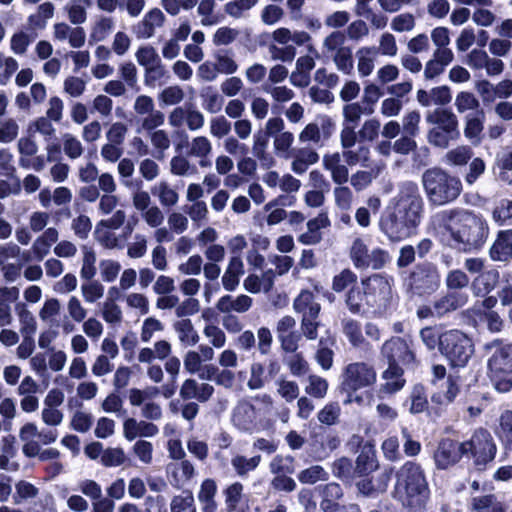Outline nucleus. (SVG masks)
<instances>
[{"label":"nucleus","instance_id":"nucleus-1","mask_svg":"<svg viewBox=\"0 0 512 512\" xmlns=\"http://www.w3.org/2000/svg\"><path fill=\"white\" fill-rule=\"evenodd\" d=\"M424 202L418 185L405 181L380 219V230L391 241H401L415 233L423 217Z\"/></svg>","mask_w":512,"mask_h":512},{"label":"nucleus","instance_id":"nucleus-2","mask_svg":"<svg viewBox=\"0 0 512 512\" xmlns=\"http://www.w3.org/2000/svg\"><path fill=\"white\" fill-rule=\"evenodd\" d=\"M433 222L450 236L454 248L464 252L481 249L489 235L486 219L464 208L443 210L434 215Z\"/></svg>","mask_w":512,"mask_h":512},{"label":"nucleus","instance_id":"nucleus-3","mask_svg":"<svg viewBox=\"0 0 512 512\" xmlns=\"http://www.w3.org/2000/svg\"><path fill=\"white\" fill-rule=\"evenodd\" d=\"M392 496L403 507L417 512L425 508L430 498V489L420 464L407 461L395 473Z\"/></svg>","mask_w":512,"mask_h":512},{"label":"nucleus","instance_id":"nucleus-4","mask_svg":"<svg viewBox=\"0 0 512 512\" xmlns=\"http://www.w3.org/2000/svg\"><path fill=\"white\" fill-rule=\"evenodd\" d=\"M489 355L487 375L495 389L505 393L512 389V343L494 339L484 344Z\"/></svg>","mask_w":512,"mask_h":512},{"label":"nucleus","instance_id":"nucleus-5","mask_svg":"<svg viewBox=\"0 0 512 512\" xmlns=\"http://www.w3.org/2000/svg\"><path fill=\"white\" fill-rule=\"evenodd\" d=\"M422 183L428 201L443 206L455 201L462 192L461 180L441 168H431L422 175Z\"/></svg>","mask_w":512,"mask_h":512},{"label":"nucleus","instance_id":"nucleus-6","mask_svg":"<svg viewBox=\"0 0 512 512\" xmlns=\"http://www.w3.org/2000/svg\"><path fill=\"white\" fill-rule=\"evenodd\" d=\"M440 353L452 367L463 368L474 354V344L463 331L459 329L446 330Z\"/></svg>","mask_w":512,"mask_h":512},{"label":"nucleus","instance_id":"nucleus-7","mask_svg":"<svg viewBox=\"0 0 512 512\" xmlns=\"http://www.w3.org/2000/svg\"><path fill=\"white\" fill-rule=\"evenodd\" d=\"M350 258L357 269H382L389 261L390 255L387 250L376 247L370 250L365 240L357 237L350 247Z\"/></svg>","mask_w":512,"mask_h":512},{"label":"nucleus","instance_id":"nucleus-8","mask_svg":"<svg viewBox=\"0 0 512 512\" xmlns=\"http://www.w3.org/2000/svg\"><path fill=\"white\" fill-rule=\"evenodd\" d=\"M462 453L471 454L476 466L483 467L494 460L497 447L489 431L478 429L470 440L461 443Z\"/></svg>","mask_w":512,"mask_h":512},{"label":"nucleus","instance_id":"nucleus-9","mask_svg":"<svg viewBox=\"0 0 512 512\" xmlns=\"http://www.w3.org/2000/svg\"><path fill=\"white\" fill-rule=\"evenodd\" d=\"M406 285L414 295L423 296L434 293L440 286L437 267L429 262L416 265L407 278Z\"/></svg>","mask_w":512,"mask_h":512},{"label":"nucleus","instance_id":"nucleus-10","mask_svg":"<svg viewBox=\"0 0 512 512\" xmlns=\"http://www.w3.org/2000/svg\"><path fill=\"white\" fill-rule=\"evenodd\" d=\"M376 381V372L373 366L365 362L348 364L342 374V388L345 391L355 392L369 387Z\"/></svg>","mask_w":512,"mask_h":512},{"label":"nucleus","instance_id":"nucleus-11","mask_svg":"<svg viewBox=\"0 0 512 512\" xmlns=\"http://www.w3.org/2000/svg\"><path fill=\"white\" fill-rule=\"evenodd\" d=\"M366 293V306L369 308L381 307L386 304L391 295V279L374 274L362 281Z\"/></svg>","mask_w":512,"mask_h":512},{"label":"nucleus","instance_id":"nucleus-12","mask_svg":"<svg viewBox=\"0 0 512 512\" xmlns=\"http://www.w3.org/2000/svg\"><path fill=\"white\" fill-rule=\"evenodd\" d=\"M381 353L387 359L388 364L391 365H409L414 363L415 360V355L407 341L400 337H392L387 340L382 345Z\"/></svg>","mask_w":512,"mask_h":512},{"label":"nucleus","instance_id":"nucleus-13","mask_svg":"<svg viewBox=\"0 0 512 512\" xmlns=\"http://www.w3.org/2000/svg\"><path fill=\"white\" fill-rule=\"evenodd\" d=\"M295 326V319L289 315L279 319L276 324V336L285 352H295L302 339V334L295 329Z\"/></svg>","mask_w":512,"mask_h":512},{"label":"nucleus","instance_id":"nucleus-14","mask_svg":"<svg viewBox=\"0 0 512 512\" xmlns=\"http://www.w3.org/2000/svg\"><path fill=\"white\" fill-rule=\"evenodd\" d=\"M334 123L327 116L317 117L313 122L308 123L299 134V141L302 143L312 142L319 144L332 135Z\"/></svg>","mask_w":512,"mask_h":512},{"label":"nucleus","instance_id":"nucleus-15","mask_svg":"<svg viewBox=\"0 0 512 512\" xmlns=\"http://www.w3.org/2000/svg\"><path fill=\"white\" fill-rule=\"evenodd\" d=\"M233 425L242 432H253L258 427V411L247 400H241L233 408L232 417Z\"/></svg>","mask_w":512,"mask_h":512},{"label":"nucleus","instance_id":"nucleus-16","mask_svg":"<svg viewBox=\"0 0 512 512\" xmlns=\"http://www.w3.org/2000/svg\"><path fill=\"white\" fill-rule=\"evenodd\" d=\"M167 475L170 484L174 488L182 489L193 483L197 475V471L194 464L190 460L184 459L170 463L167 466Z\"/></svg>","mask_w":512,"mask_h":512},{"label":"nucleus","instance_id":"nucleus-17","mask_svg":"<svg viewBox=\"0 0 512 512\" xmlns=\"http://www.w3.org/2000/svg\"><path fill=\"white\" fill-rule=\"evenodd\" d=\"M462 455L461 444L451 439H443L434 453V461L437 468L446 469L457 463Z\"/></svg>","mask_w":512,"mask_h":512},{"label":"nucleus","instance_id":"nucleus-18","mask_svg":"<svg viewBox=\"0 0 512 512\" xmlns=\"http://www.w3.org/2000/svg\"><path fill=\"white\" fill-rule=\"evenodd\" d=\"M165 16L158 8L148 11L143 19L133 26V32L138 39L151 38L155 30L164 23Z\"/></svg>","mask_w":512,"mask_h":512},{"label":"nucleus","instance_id":"nucleus-19","mask_svg":"<svg viewBox=\"0 0 512 512\" xmlns=\"http://www.w3.org/2000/svg\"><path fill=\"white\" fill-rule=\"evenodd\" d=\"M322 166L330 173L334 184H345L349 180L348 166L343 163L342 156L339 152L325 154L322 159Z\"/></svg>","mask_w":512,"mask_h":512},{"label":"nucleus","instance_id":"nucleus-20","mask_svg":"<svg viewBox=\"0 0 512 512\" xmlns=\"http://www.w3.org/2000/svg\"><path fill=\"white\" fill-rule=\"evenodd\" d=\"M159 433V428L152 422L127 418L123 423V435L128 441L137 437H154Z\"/></svg>","mask_w":512,"mask_h":512},{"label":"nucleus","instance_id":"nucleus-21","mask_svg":"<svg viewBox=\"0 0 512 512\" xmlns=\"http://www.w3.org/2000/svg\"><path fill=\"white\" fill-rule=\"evenodd\" d=\"M214 393V387L208 383H198L195 379H186L179 391L184 400L196 399L199 402H206Z\"/></svg>","mask_w":512,"mask_h":512},{"label":"nucleus","instance_id":"nucleus-22","mask_svg":"<svg viewBox=\"0 0 512 512\" xmlns=\"http://www.w3.org/2000/svg\"><path fill=\"white\" fill-rule=\"evenodd\" d=\"M485 113L478 110L465 117L464 136L473 146H478L482 142V132L484 129Z\"/></svg>","mask_w":512,"mask_h":512},{"label":"nucleus","instance_id":"nucleus-23","mask_svg":"<svg viewBox=\"0 0 512 512\" xmlns=\"http://www.w3.org/2000/svg\"><path fill=\"white\" fill-rule=\"evenodd\" d=\"M489 254L493 261L507 262L512 259V230L498 233Z\"/></svg>","mask_w":512,"mask_h":512},{"label":"nucleus","instance_id":"nucleus-24","mask_svg":"<svg viewBox=\"0 0 512 512\" xmlns=\"http://www.w3.org/2000/svg\"><path fill=\"white\" fill-rule=\"evenodd\" d=\"M468 301V295L461 291H450L434 302L436 317L455 311L464 306Z\"/></svg>","mask_w":512,"mask_h":512},{"label":"nucleus","instance_id":"nucleus-25","mask_svg":"<svg viewBox=\"0 0 512 512\" xmlns=\"http://www.w3.org/2000/svg\"><path fill=\"white\" fill-rule=\"evenodd\" d=\"M274 278L275 273L272 269L264 271L261 276L249 274L243 281V287L252 294L268 293L274 286Z\"/></svg>","mask_w":512,"mask_h":512},{"label":"nucleus","instance_id":"nucleus-26","mask_svg":"<svg viewBox=\"0 0 512 512\" xmlns=\"http://www.w3.org/2000/svg\"><path fill=\"white\" fill-rule=\"evenodd\" d=\"M252 303V298L245 294L236 297L224 295L218 300L216 308L219 312L226 314H231V312L245 313L252 307Z\"/></svg>","mask_w":512,"mask_h":512},{"label":"nucleus","instance_id":"nucleus-27","mask_svg":"<svg viewBox=\"0 0 512 512\" xmlns=\"http://www.w3.org/2000/svg\"><path fill=\"white\" fill-rule=\"evenodd\" d=\"M425 120L431 126L459 131L458 118L448 108H436L429 111L426 114Z\"/></svg>","mask_w":512,"mask_h":512},{"label":"nucleus","instance_id":"nucleus-28","mask_svg":"<svg viewBox=\"0 0 512 512\" xmlns=\"http://www.w3.org/2000/svg\"><path fill=\"white\" fill-rule=\"evenodd\" d=\"M357 71L361 78L368 77L375 69L378 56L376 46H362L356 51Z\"/></svg>","mask_w":512,"mask_h":512},{"label":"nucleus","instance_id":"nucleus-29","mask_svg":"<svg viewBox=\"0 0 512 512\" xmlns=\"http://www.w3.org/2000/svg\"><path fill=\"white\" fill-rule=\"evenodd\" d=\"M218 486L214 479H204L199 487L197 499L201 505L202 512H216L217 503L215 500Z\"/></svg>","mask_w":512,"mask_h":512},{"label":"nucleus","instance_id":"nucleus-30","mask_svg":"<svg viewBox=\"0 0 512 512\" xmlns=\"http://www.w3.org/2000/svg\"><path fill=\"white\" fill-rule=\"evenodd\" d=\"M468 512H505L504 505L495 494L472 496L468 504Z\"/></svg>","mask_w":512,"mask_h":512},{"label":"nucleus","instance_id":"nucleus-31","mask_svg":"<svg viewBox=\"0 0 512 512\" xmlns=\"http://www.w3.org/2000/svg\"><path fill=\"white\" fill-rule=\"evenodd\" d=\"M244 274V263L239 255L232 256L222 276V285L226 291H235L240 277Z\"/></svg>","mask_w":512,"mask_h":512},{"label":"nucleus","instance_id":"nucleus-32","mask_svg":"<svg viewBox=\"0 0 512 512\" xmlns=\"http://www.w3.org/2000/svg\"><path fill=\"white\" fill-rule=\"evenodd\" d=\"M115 28V21L112 17L101 15L96 18L90 27L89 44L94 45L105 41Z\"/></svg>","mask_w":512,"mask_h":512},{"label":"nucleus","instance_id":"nucleus-33","mask_svg":"<svg viewBox=\"0 0 512 512\" xmlns=\"http://www.w3.org/2000/svg\"><path fill=\"white\" fill-rule=\"evenodd\" d=\"M293 308L302 317H318L321 310V306L316 302L313 292L309 290L301 291L294 300Z\"/></svg>","mask_w":512,"mask_h":512},{"label":"nucleus","instance_id":"nucleus-34","mask_svg":"<svg viewBox=\"0 0 512 512\" xmlns=\"http://www.w3.org/2000/svg\"><path fill=\"white\" fill-rule=\"evenodd\" d=\"M318 161L319 154L314 149L303 147L294 151L291 169L294 173L301 175L308 170L309 166Z\"/></svg>","mask_w":512,"mask_h":512},{"label":"nucleus","instance_id":"nucleus-35","mask_svg":"<svg viewBox=\"0 0 512 512\" xmlns=\"http://www.w3.org/2000/svg\"><path fill=\"white\" fill-rule=\"evenodd\" d=\"M151 193L157 197L162 207H173L179 201L178 192L166 181L161 180L151 187Z\"/></svg>","mask_w":512,"mask_h":512},{"label":"nucleus","instance_id":"nucleus-36","mask_svg":"<svg viewBox=\"0 0 512 512\" xmlns=\"http://www.w3.org/2000/svg\"><path fill=\"white\" fill-rule=\"evenodd\" d=\"M173 329L180 343L185 346H194L199 342V335L190 319H179L173 323Z\"/></svg>","mask_w":512,"mask_h":512},{"label":"nucleus","instance_id":"nucleus-37","mask_svg":"<svg viewBox=\"0 0 512 512\" xmlns=\"http://www.w3.org/2000/svg\"><path fill=\"white\" fill-rule=\"evenodd\" d=\"M460 136V131L432 126L427 132V141L432 146L446 149L450 142L456 141Z\"/></svg>","mask_w":512,"mask_h":512},{"label":"nucleus","instance_id":"nucleus-38","mask_svg":"<svg viewBox=\"0 0 512 512\" xmlns=\"http://www.w3.org/2000/svg\"><path fill=\"white\" fill-rule=\"evenodd\" d=\"M244 487L240 482L228 485L224 491L225 504L228 512H240L245 503Z\"/></svg>","mask_w":512,"mask_h":512},{"label":"nucleus","instance_id":"nucleus-39","mask_svg":"<svg viewBox=\"0 0 512 512\" xmlns=\"http://www.w3.org/2000/svg\"><path fill=\"white\" fill-rule=\"evenodd\" d=\"M383 379L382 390L389 394L401 390L405 384L402 368L394 364H389L388 368L383 372Z\"/></svg>","mask_w":512,"mask_h":512},{"label":"nucleus","instance_id":"nucleus-40","mask_svg":"<svg viewBox=\"0 0 512 512\" xmlns=\"http://www.w3.org/2000/svg\"><path fill=\"white\" fill-rule=\"evenodd\" d=\"M378 468L376 453L371 445H365L357 456L355 472L359 475H367Z\"/></svg>","mask_w":512,"mask_h":512},{"label":"nucleus","instance_id":"nucleus-41","mask_svg":"<svg viewBox=\"0 0 512 512\" xmlns=\"http://www.w3.org/2000/svg\"><path fill=\"white\" fill-rule=\"evenodd\" d=\"M384 167L383 164H379L370 170L356 171L349 177L351 186L358 192L366 189L379 176Z\"/></svg>","mask_w":512,"mask_h":512},{"label":"nucleus","instance_id":"nucleus-42","mask_svg":"<svg viewBox=\"0 0 512 512\" xmlns=\"http://www.w3.org/2000/svg\"><path fill=\"white\" fill-rule=\"evenodd\" d=\"M346 35L343 31L334 30L330 34H328L322 42V51L323 54L327 57H333L335 54H338L345 49L349 48V46L345 45Z\"/></svg>","mask_w":512,"mask_h":512},{"label":"nucleus","instance_id":"nucleus-43","mask_svg":"<svg viewBox=\"0 0 512 512\" xmlns=\"http://www.w3.org/2000/svg\"><path fill=\"white\" fill-rule=\"evenodd\" d=\"M15 312L19 319L21 334L34 335L37 330V322L27 305L23 302L16 303Z\"/></svg>","mask_w":512,"mask_h":512},{"label":"nucleus","instance_id":"nucleus-44","mask_svg":"<svg viewBox=\"0 0 512 512\" xmlns=\"http://www.w3.org/2000/svg\"><path fill=\"white\" fill-rule=\"evenodd\" d=\"M91 5L90 0H69L65 5L68 19L73 25H81L87 20V8Z\"/></svg>","mask_w":512,"mask_h":512},{"label":"nucleus","instance_id":"nucleus-45","mask_svg":"<svg viewBox=\"0 0 512 512\" xmlns=\"http://www.w3.org/2000/svg\"><path fill=\"white\" fill-rule=\"evenodd\" d=\"M373 112V107L365 106L359 102L346 104L343 107V124L357 126L362 115H371Z\"/></svg>","mask_w":512,"mask_h":512},{"label":"nucleus","instance_id":"nucleus-46","mask_svg":"<svg viewBox=\"0 0 512 512\" xmlns=\"http://www.w3.org/2000/svg\"><path fill=\"white\" fill-rule=\"evenodd\" d=\"M263 91L270 95L273 100V110L278 109V104L291 101L295 97V92L284 85H263Z\"/></svg>","mask_w":512,"mask_h":512},{"label":"nucleus","instance_id":"nucleus-47","mask_svg":"<svg viewBox=\"0 0 512 512\" xmlns=\"http://www.w3.org/2000/svg\"><path fill=\"white\" fill-rule=\"evenodd\" d=\"M61 311V303L56 298L47 299L39 311L40 319L49 326H59L58 317Z\"/></svg>","mask_w":512,"mask_h":512},{"label":"nucleus","instance_id":"nucleus-48","mask_svg":"<svg viewBox=\"0 0 512 512\" xmlns=\"http://www.w3.org/2000/svg\"><path fill=\"white\" fill-rule=\"evenodd\" d=\"M342 331L352 346L361 347L364 344L365 339L362 334L361 325L357 320L344 318L342 320Z\"/></svg>","mask_w":512,"mask_h":512},{"label":"nucleus","instance_id":"nucleus-49","mask_svg":"<svg viewBox=\"0 0 512 512\" xmlns=\"http://www.w3.org/2000/svg\"><path fill=\"white\" fill-rule=\"evenodd\" d=\"M333 198L335 206L341 212H349L354 203V193L350 187L341 184L333 189Z\"/></svg>","mask_w":512,"mask_h":512},{"label":"nucleus","instance_id":"nucleus-50","mask_svg":"<svg viewBox=\"0 0 512 512\" xmlns=\"http://www.w3.org/2000/svg\"><path fill=\"white\" fill-rule=\"evenodd\" d=\"M472 155L471 147L460 145L447 151L444 156V163L449 166H464L471 159Z\"/></svg>","mask_w":512,"mask_h":512},{"label":"nucleus","instance_id":"nucleus-51","mask_svg":"<svg viewBox=\"0 0 512 512\" xmlns=\"http://www.w3.org/2000/svg\"><path fill=\"white\" fill-rule=\"evenodd\" d=\"M444 385L443 390L432 396V401L440 405L451 403L460 391L457 379L452 376L446 379Z\"/></svg>","mask_w":512,"mask_h":512},{"label":"nucleus","instance_id":"nucleus-52","mask_svg":"<svg viewBox=\"0 0 512 512\" xmlns=\"http://www.w3.org/2000/svg\"><path fill=\"white\" fill-rule=\"evenodd\" d=\"M261 462V456L255 455L247 458L242 455H236L231 459V465L238 476L244 477L249 472L254 471Z\"/></svg>","mask_w":512,"mask_h":512},{"label":"nucleus","instance_id":"nucleus-53","mask_svg":"<svg viewBox=\"0 0 512 512\" xmlns=\"http://www.w3.org/2000/svg\"><path fill=\"white\" fill-rule=\"evenodd\" d=\"M219 74L232 75L238 71V64L228 50H219L214 55Z\"/></svg>","mask_w":512,"mask_h":512},{"label":"nucleus","instance_id":"nucleus-54","mask_svg":"<svg viewBox=\"0 0 512 512\" xmlns=\"http://www.w3.org/2000/svg\"><path fill=\"white\" fill-rule=\"evenodd\" d=\"M346 305L351 313L357 314L366 306V293L363 288L353 286L350 288L345 299Z\"/></svg>","mask_w":512,"mask_h":512},{"label":"nucleus","instance_id":"nucleus-55","mask_svg":"<svg viewBox=\"0 0 512 512\" xmlns=\"http://www.w3.org/2000/svg\"><path fill=\"white\" fill-rule=\"evenodd\" d=\"M188 156L207 158L212 152L211 141L206 136H197L188 143Z\"/></svg>","mask_w":512,"mask_h":512},{"label":"nucleus","instance_id":"nucleus-56","mask_svg":"<svg viewBox=\"0 0 512 512\" xmlns=\"http://www.w3.org/2000/svg\"><path fill=\"white\" fill-rule=\"evenodd\" d=\"M83 258L82 266L80 269V277L83 280H91L97 273L96 268V254L90 247L84 246L82 248Z\"/></svg>","mask_w":512,"mask_h":512},{"label":"nucleus","instance_id":"nucleus-57","mask_svg":"<svg viewBox=\"0 0 512 512\" xmlns=\"http://www.w3.org/2000/svg\"><path fill=\"white\" fill-rule=\"evenodd\" d=\"M105 288L97 280H85L81 284V294L86 303H95L100 300L104 295Z\"/></svg>","mask_w":512,"mask_h":512},{"label":"nucleus","instance_id":"nucleus-58","mask_svg":"<svg viewBox=\"0 0 512 512\" xmlns=\"http://www.w3.org/2000/svg\"><path fill=\"white\" fill-rule=\"evenodd\" d=\"M170 172L175 176L188 177L194 175L197 168L186 157L177 155L170 160Z\"/></svg>","mask_w":512,"mask_h":512},{"label":"nucleus","instance_id":"nucleus-59","mask_svg":"<svg viewBox=\"0 0 512 512\" xmlns=\"http://www.w3.org/2000/svg\"><path fill=\"white\" fill-rule=\"evenodd\" d=\"M148 249V239L143 233H135L132 240L127 245V255L132 259H139L146 255Z\"/></svg>","mask_w":512,"mask_h":512},{"label":"nucleus","instance_id":"nucleus-60","mask_svg":"<svg viewBox=\"0 0 512 512\" xmlns=\"http://www.w3.org/2000/svg\"><path fill=\"white\" fill-rule=\"evenodd\" d=\"M39 489L26 480H20L15 484V494L13 495V503L21 504L29 499L36 498Z\"/></svg>","mask_w":512,"mask_h":512},{"label":"nucleus","instance_id":"nucleus-61","mask_svg":"<svg viewBox=\"0 0 512 512\" xmlns=\"http://www.w3.org/2000/svg\"><path fill=\"white\" fill-rule=\"evenodd\" d=\"M273 147L275 153L284 159H288L291 156V146L294 142V135L292 132H282L273 137Z\"/></svg>","mask_w":512,"mask_h":512},{"label":"nucleus","instance_id":"nucleus-62","mask_svg":"<svg viewBox=\"0 0 512 512\" xmlns=\"http://www.w3.org/2000/svg\"><path fill=\"white\" fill-rule=\"evenodd\" d=\"M268 52L273 61H281L284 63H290L296 57L297 51L293 45H276L270 43L268 45Z\"/></svg>","mask_w":512,"mask_h":512},{"label":"nucleus","instance_id":"nucleus-63","mask_svg":"<svg viewBox=\"0 0 512 512\" xmlns=\"http://www.w3.org/2000/svg\"><path fill=\"white\" fill-rule=\"evenodd\" d=\"M171 512H196L195 500L192 492L176 495L170 503Z\"/></svg>","mask_w":512,"mask_h":512},{"label":"nucleus","instance_id":"nucleus-64","mask_svg":"<svg viewBox=\"0 0 512 512\" xmlns=\"http://www.w3.org/2000/svg\"><path fill=\"white\" fill-rule=\"evenodd\" d=\"M496 165L499 169V179L507 184H512V151H505L498 155Z\"/></svg>","mask_w":512,"mask_h":512}]
</instances>
